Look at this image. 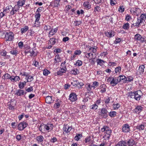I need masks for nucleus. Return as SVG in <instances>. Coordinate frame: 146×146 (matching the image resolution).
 Segmentation results:
<instances>
[{
  "label": "nucleus",
  "instance_id": "nucleus-16",
  "mask_svg": "<svg viewBox=\"0 0 146 146\" xmlns=\"http://www.w3.org/2000/svg\"><path fill=\"white\" fill-rule=\"evenodd\" d=\"M145 66L144 65H141L139 67L138 73L139 72V74L141 75L143 74L144 72V70L145 68Z\"/></svg>",
  "mask_w": 146,
  "mask_h": 146
},
{
  "label": "nucleus",
  "instance_id": "nucleus-20",
  "mask_svg": "<svg viewBox=\"0 0 146 146\" xmlns=\"http://www.w3.org/2000/svg\"><path fill=\"white\" fill-rule=\"evenodd\" d=\"M26 54L29 53L31 54L30 56H35L36 55V54H35V52L33 49H30L29 50L26 51L25 52Z\"/></svg>",
  "mask_w": 146,
  "mask_h": 146
},
{
  "label": "nucleus",
  "instance_id": "nucleus-28",
  "mask_svg": "<svg viewBox=\"0 0 146 146\" xmlns=\"http://www.w3.org/2000/svg\"><path fill=\"white\" fill-rule=\"evenodd\" d=\"M60 1V0H54L51 3L52 5L54 7H57L59 5Z\"/></svg>",
  "mask_w": 146,
  "mask_h": 146
},
{
  "label": "nucleus",
  "instance_id": "nucleus-53",
  "mask_svg": "<svg viewBox=\"0 0 146 146\" xmlns=\"http://www.w3.org/2000/svg\"><path fill=\"white\" fill-rule=\"evenodd\" d=\"M33 76H28L27 78V82H31L33 80Z\"/></svg>",
  "mask_w": 146,
  "mask_h": 146
},
{
  "label": "nucleus",
  "instance_id": "nucleus-59",
  "mask_svg": "<svg viewBox=\"0 0 146 146\" xmlns=\"http://www.w3.org/2000/svg\"><path fill=\"white\" fill-rule=\"evenodd\" d=\"M118 11L121 13H122L124 12V8L123 6H122L120 7L118 9Z\"/></svg>",
  "mask_w": 146,
  "mask_h": 146
},
{
  "label": "nucleus",
  "instance_id": "nucleus-54",
  "mask_svg": "<svg viewBox=\"0 0 146 146\" xmlns=\"http://www.w3.org/2000/svg\"><path fill=\"white\" fill-rule=\"evenodd\" d=\"M12 9H13L14 11H15V12L17 11L19 9V6L17 5H15L14 7L11 8Z\"/></svg>",
  "mask_w": 146,
  "mask_h": 146
},
{
  "label": "nucleus",
  "instance_id": "nucleus-50",
  "mask_svg": "<svg viewBox=\"0 0 146 146\" xmlns=\"http://www.w3.org/2000/svg\"><path fill=\"white\" fill-rule=\"evenodd\" d=\"M132 19L131 16L130 15L127 14L125 17V20L127 21H129Z\"/></svg>",
  "mask_w": 146,
  "mask_h": 146
},
{
  "label": "nucleus",
  "instance_id": "nucleus-22",
  "mask_svg": "<svg viewBox=\"0 0 146 146\" xmlns=\"http://www.w3.org/2000/svg\"><path fill=\"white\" fill-rule=\"evenodd\" d=\"M54 60V64L61 61V58L58 54H57L55 56Z\"/></svg>",
  "mask_w": 146,
  "mask_h": 146
},
{
  "label": "nucleus",
  "instance_id": "nucleus-33",
  "mask_svg": "<svg viewBox=\"0 0 146 146\" xmlns=\"http://www.w3.org/2000/svg\"><path fill=\"white\" fill-rule=\"evenodd\" d=\"M49 41L52 45H54L58 42L57 39L55 38H51L49 40Z\"/></svg>",
  "mask_w": 146,
  "mask_h": 146
},
{
  "label": "nucleus",
  "instance_id": "nucleus-10",
  "mask_svg": "<svg viewBox=\"0 0 146 146\" xmlns=\"http://www.w3.org/2000/svg\"><path fill=\"white\" fill-rule=\"evenodd\" d=\"M84 54H85V55L84 56V57H86L90 60L94 59L96 57L95 53L90 52L87 54L84 53Z\"/></svg>",
  "mask_w": 146,
  "mask_h": 146
},
{
  "label": "nucleus",
  "instance_id": "nucleus-27",
  "mask_svg": "<svg viewBox=\"0 0 146 146\" xmlns=\"http://www.w3.org/2000/svg\"><path fill=\"white\" fill-rule=\"evenodd\" d=\"M24 94V91L21 89H19L17 90L16 93L15 94L17 96H23Z\"/></svg>",
  "mask_w": 146,
  "mask_h": 146
},
{
  "label": "nucleus",
  "instance_id": "nucleus-61",
  "mask_svg": "<svg viewBox=\"0 0 146 146\" xmlns=\"http://www.w3.org/2000/svg\"><path fill=\"white\" fill-rule=\"evenodd\" d=\"M100 8L99 6H97L94 7V11L100 12Z\"/></svg>",
  "mask_w": 146,
  "mask_h": 146
},
{
  "label": "nucleus",
  "instance_id": "nucleus-42",
  "mask_svg": "<svg viewBox=\"0 0 146 146\" xmlns=\"http://www.w3.org/2000/svg\"><path fill=\"white\" fill-rule=\"evenodd\" d=\"M29 29V27L28 26H26L23 28H21V31L22 34L26 32Z\"/></svg>",
  "mask_w": 146,
  "mask_h": 146
},
{
  "label": "nucleus",
  "instance_id": "nucleus-56",
  "mask_svg": "<svg viewBox=\"0 0 146 146\" xmlns=\"http://www.w3.org/2000/svg\"><path fill=\"white\" fill-rule=\"evenodd\" d=\"M110 4L111 6L115 5L117 3L115 0H110Z\"/></svg>",
  "mask_w": 146,
  "mask_h": 146
},
{
  "label": "nucleus",
  "instance_id": "nucleus-24",
  "mask_svg": "<svg viewBox=\"0 0 146 146\" xmlns=\"http://www.w3.org/2000/svg\"><path fill=\"white\" fill-rule=\"evenodd\" d=\"M112 106V108L114 110H117L120 107L121 105L119 103H115L113 104Z\"/></svg>",
  "mask_w": 146,
  "mask_h": 146
},
{
  "label": "nucleus",
  "instance_id": "nucleus-51",
  "mask_svg": "<svg viewBox=\"0 0 146 146\" xmlns=\"http://www.w3.org/2000/svg\"><path fill=\"white\" fill-rule=\"evenodd\" d=\"M85 87L88 91H91L92 89V85L91 86L89 84H87L85 85Z\"/></svg>",
  "mask_w": 146,
  "mask_h": 146
},
{
  "label": "nucleus",
  "instance_id": "nucleus-47",
  "mask_svg": "<svg viewBox=\"0 0 146 146\" xmlns=\"http://www.w3.org/2000/svg\"><path fill=\"white\" fill-rule=\"evenodd\" d=\"M112 98L111 97L108 96L107 97L105 100V103L106 104H108L110 103V100Z\"/></svg>",
  "mask_w": 146,
  "mask_h": 146
},
{
  "label": "nucleus",
  "instance_id": "nucleus-4",
  "mask_svg": "<svg viewBox=\"0 0 146 146\" xmlns=\"http://www.w3.org/2000/svg\"><path fill=\"white\" fill-rule=\"evenodd\" d=\"M130 11L133 16H138L141 14V10L138 8L133 7L131 9Z\"/></svg>",
  "mask_w": 146,
  "mask_h": 146
},
{
  "label": "nucleus",
  "instance_id": "nucleus-38",
  "mask_svg": "<svg viewBox=\"0 0 146 146\" xmlns=\"http://www.w3.org/2000/svg\"><path fill=\"white\" fill-rule=\"evenodd\" d=\"M52 100V97L50 96H48L45 98L46 102L48 104H50Z\"/></svg>",
  "mask_w": 146,
  "mask_h": 146
},
{
  "label": "nucleus",
  "instance_id": "nucleus-1",
  "mask_svg": "<svg viewBox=\"0 0 146 146\" xmlns=\"http://www.w3.org/2000/svg\"><path fill=\"white\" fill-rule=\"evenodd\" d=\"M137 19L134 26L138 27L140 26L141 24L145 22L146 20V14L144 13L141 14L140 17L137 18Z\"/></svg>",
  "mask_w": 146,
  "mask_h": 146
},
{
  "label": "nucleus",
  "instance_id": "nucleus-45",
  "mask_svg": "<svg viewBox=\"0 0 146 146\" xmlns=\"http://www.w3.org/2000/svg\"><path fill=\"white\" fill-rule=\"evenodd\" d=\"M98 106L95 103L91 105L90 106V108L94 110H96L98 109Z\"/></svg>",
  "mask_w": 146,
  "mask_h": 146
},
{
  "label": "nucleus",
  "instance_id": "nucleus-12",
  "mask_svg": "<svg viewBox=\"0 0 146 146\" xmlns=\"http://www.w3.org/2000/svg\"><path fill=\"white\" fill-rule=\"evenodd\" d=\"M143 110V107L139 105H137L133 110L134 113L136 114H139Z\"/></svg>",
  "mask_w": 146,
  "mask_h": 146
},
{
  "label": "nucleus",
  "instance_id": "nucleus-63",
  "mask_svg": "<svg viewBox=\"0 0 146 146\" xmlns=\"http://www.w3.org/2000/svg\"><path fill=\"white\" fill-rule=\"evenodd\" d=\"M57 141V138L55 137H53L50 140V142L53 143H54Z\"/></svg>",
  "mask_w": 146,
  "mask_h": 146
},
{
  "label": "nucleus",
  "instance_id": "nucleus-43",
  "mask_svg": "<svg viewBox=\"0 0 146 146\" xmlns=\"http://www.w3.org/2000/svg\"><path fill=\"white\" fill-rule=\"evenodd\" d=\"M40 13H38L35 14V17L36 18L35 20H36V21H39L40 18Z\"/></svg>",
  "mask_w": 146,
  "mask_h": 146
},
{
  "label": "nucleus",
  "instance_id": "nucleus-29",
  "mask_svg": "<svg viewBox=\"0 0 146 146\" xmlns=\"http://www.w3.org/2000/svg\"><path fill=\"white\" fill-rule=\"evenodd\" d=\"M125 76L123 75H120L117 77V78L118 80V83L121 81L123 82L124 79H125Z\"/></svg>",
  "mask_w": 146,
  "mask_h": 146
},
{
  "label": "nucleus",
  "instance_id": "nucleus-37",
  "mask_svg": "<svg viewBox=\"0 0 146 146\" xmlns=\"http://www.w3.org/2000/svg\"><path fill=\"white\" fill-rule=\"evenodd\" d=\"M26 82L24 81L23 82H20L19 84V88L21 89H22L26 85Z\"/></svg>",
  "mask_w": 146,
  "mask_h": 146
},
{
  "label": "nucleus",
  "instance_id": "nucleus-5",
  "mask_svg": "<svg viewBox=\"0 0 146 146\" xmlns=\"http://www.w3.org/2000/svg\"><path fill=\"white\" fill-rule=\"evenodd\" d=\"M108 111L105 108H102L99 112V116L102 118L106 119L108 116Z\"/></svg>",
  "mask_w": 146,
  "mask_h": 146
},
{
  "label": "nucleus",
  "instance_id": "nucleus-46",
  "mask_svg": "<svg viewBox=\"0 0 146 146\" xmlns=\"http://www.w3.org/2000/svg\"><path fill=\"white\" fill-rule=\"evenodd\" d=\"M99 84L98 82L96 81H94L93 82L92 85V88L93 89H95L96 87L98 86Z\"/></svg>",
  "mask_w": 146,
  "mask_h": 146
},
{
  "label": "nucleus",
  "instance_id": "nucleus-7",
  "mask_svg": "<svg viewBox=\"0 0 146 146\" xmlns=\"http://www.w3.org/2000/svg\"><path fill=\"white\" fill-rule=\"evenodd\" d=\"M134 39L137 41H140L141 42H143L146 40V38L144 37H142L139 34L135 35L134 37Z\"/></svg>",
  "mask_w": 146,
  "mask_h": 146
},
{
  "label": "nucleus",
  "instance_id": "nucleus-35",
  "mask_svg": "<svg viewBox=\"0 0 146 146\" xmlns=\"http://www.w3.org/2000/svg\"><path fill=\"white\" fill-rule=\"evenodd\" d=\"M129 23H127L123 25L122 26V28L125 30H128L129 29Z\"/></svg>",
  "mask_w": 146,
  "mask_h": 146
},
{
  "label": "nucleus",
  "instance_id": "nucleus-41",
  "mask_svg": "<svg viewBox=\"0 0 146 146\" xmlns=\"http://www.w3.org/2000/svg\"><path fill=\"white\" fill-rule=\"evenodd\" d=\"M25 0H19L17 2V5L19 6H22L25 4Z\"/></svg>",
  "mask_w": 146,
  "mask_h": 146
},
{
  "label": "nucleus",
  "instance_id": "nucleus-30",
  "mask_svg": "<svg viewBox=\"0 0 146 146\" xmlns=\"http://www.w3.org/2000/svg\"><path fill=\"white\" fill-rule=\"evenodd\" d=\"M11 76L8 73H6L4 74L2 77V78L4 80L7 79H10Z\"/></svg>",
  "mask_w": 146,
  "mask_h": 146
},
{
  "label": "nucleus",
  "instance_id": "nucleus-49",
  "mask_svg": "<svg viewBox=\"0 0 146 146\" xmlns=\"http://www.w3.org/2000/svg\"><path fill=\"white\" fill-rule=\"evenodd\" d=\"M12 7L11 5L8 6L6 7V8L3 10V11H5L6 13L7 12H9L10 10L9 9L11 8Z\"/></svg>",
  "mask_w": 146,
  "mask_h": 146
},
{
  "label": "nucleus",
  "instance_id": "nucleus-18",
  "mask_svg": "<svg viewBox=\"0 0 146 146\" xmlns=\"http://www.w3.org/2000/svg\"><path fill=\"white\" fill-rule=\"evenodd\" d=\"M57 28L51 30L49 33V36L50 37H51L57 32Z\"/></svg>",
  "mask_w": 146,
  "mask_h": 146
},
{
  "label": "nucleus",
  "instance_id": "nucleus-58",
  "mask_svg": "<svg viewBox=\"0 0 146 146\" xmlns=\"http://www.w3.org/2000/svg\"><path fill=\"white\" fill-rule=\"evenodd\" d=\"M40 22L39 21H36V20L35 21V23L33 25V27H37L39 26Z\"/></svg>",
  "mask_w": 146,
  "mask_h": 146
},
{
  "label": "nucleus",
  "instance_id": "nucleus-52",
  "mask_svg": "<svg viewBox=\"0 0 146 146\" xmlns=\"http://www.w3.org/2000/svg\"><path fill=\"white\" fill-rule=\"evenodd\" d=\"M133 137L135 139H138L139 134L138 132L137 131L135 132L134 133Z\"/></svg>",
  "mask_w": 146,
  "mask_h": 146
},
{
  "label": "nucleus",
  "instance_id": "nucleus-44",
  "mask_svg": "<svg viewBox=\"0 0 146 146\" xmlns=\"http://www.w3.org/2000/svg\"><path fill=\"white\" fill-rule=\"evenodd\" d=\"M82 135L81 134H77L76 135L74 139L75 140L78 141L82 138Z\"/></svg>",
  "mask_w": 146,
  "mask_h": 146
},
{
  "label": "nucleus",
  "instance_id": "nucleus-9",
  "mask_svg": "<svg viewBox=\"0 0 146 146\" xmlns=\"http://www.w3.org/2000/svg\"><path fill=\"white\" fill-rule=\"evenodd\" d=\"M122 131L125 133L129 132L130 131V126L127 123L123 125L122 126Z\"/></svg>",
  "mask_w": 146,
  "mask_h": 146
},
{
  "label": "nucleus",
  "instance_id": "nucleus-26",
  "mask_svg": "<svg viewBox=\"0 0 146 146\" xmlns=\"http://www.w3.org/2000/svg\"><path fill=\"white\" fill-rule=\"evenodd\" d=\"M71 129L72 128L66 125L64 127L63 130L66 133H68L70 132L71 130Z\"/></svg>",
  "mask_w": 146,
  "mask_h": 146
},
{
  "label": "nucleus",
  "instance_id": "nucleus-32",
  "mask_svg": "<svg viewBox=\"0 0 146 146\" xmlns=\"http://www.w3.org/2000/svg\"><path fill=\"white\" fill-rule=\"evenodd\" d=\"M141 96L138 94V91L135 92V99L137 101H139L140 100Z\"/></svg>",
  "mask_w": 146,
  "mask_h": 146
},
{
  "label": "nucleus",
  "instance_id": "nucleus-6",
  "mask_svg": "<svg viewBox=\"0 0 146 146\" xmlns=\"http://www.w3.org/2000/svg\"><path fill=\"white\" fill-rule=\"evenodd\" d=\"M5 38L6 41L12 40L14 38L13 33L11 32L7 33L5 34Z\"/></svg>",
  "mask_w": 146,
  "mask_h": 146
},
{
  "label": "nucleus",
  "instance_id": "nucleus-34",
  "mask_svg": "<svg viewBox=\"0 0 146 146\" xmlns=\"http://www.w3.org/2000/svg\"><path fill=\"white\" fill-rule=\"evenodd\" d=\"M121 68L119 66L115 68V69L114 71L117 74H119L121 73Z\"/></svg>",
  "mask_w": 146,
  "mask_h": 146
},
{
  "label": "nucleus",
  "instance_id": "nucleus-19",
  "mask_svg": "<svg viewBox=\"0 0 146 146\" xmlns=\"http://www.w3.org/2000/svg\"><path fill=\"white\" fill-rule=\"evenodd\" d=\"M83 5L85 8L86 9H90L91 8L90 3L89 1H85Z\"/></svg>",
  "mask_w": 146,
  "mask_h": 146
},
{
  "label": "nucleus",
  "instance_id": "nucleus-55",
  "mask_svg": "<svg viewBox=\"0 0 146 146\" xmlns=\"http://www.w3.org/2000/svg\"><path fill=\"white\" fill-rule=\"evenodd\" d=\"M129 96H130V98H132L135 99V92H131L129 94Z\"/></svg>",
  "mask_w": 146,
  "mask_h": 146
},
{
  "label": "nucleus",
  "instance_id": "nucleus-3",
  "mask_svg": "<svg viewBox=\"0 0 146 146\" xmlns=\"http://www.w3.org/2000/svg\"><path fill=\"white\" fill-rule=\"evenodd\" d=\"M106 80L108 83L112 87L115 86L118 83V80L117 77L110 76Z\"/></svg>",
  "mask_w": 146,
  "mask_h": 146
},
{
  "label": "nucleus",
  "instance_id": "nucleus-2",
  "mask_svg": "<svg viewBox=\"0 0 146 146\" xmlns=\"http://www.w3.org/2000/svg\"><path fill=\"white\" fill-rule=\"evenodd\" d=\"M101 131L102 132L106 131L104 133L103 137L105 139H108L111 133V131L110 128L107 126H104L101 129Z\"/></svg>",
  "mask_w": 146,
  "mask_h": 146
},
{
  "label": "nucleus",
  "instance_id": "nucleus-31",
  "mask_svg": "<svg viewBox=\"0 0 146 146\" xmlns=\"http://www.w3.org/2000/svg\"><path fill=\"white\" fill-rule=\"evenodd\" d=\"M97 64H99L101 66L103 65L104 64L105 62V61H103L101 59H98L97 60Z\"/></svg>",
  "mask_w": 146,
  "mask_h": 146
},
{
  "label": "nucleus",
  "instance_id": "nucleus-23",
  "mask_svg": "<svg viewBox=\"0 0 146 146\" xmlns=\"http://www.w3.org/2000/svg\"><path fill=\"white\" fill-rule=\"evenodd\" d=\"M127 143L126 142L123 141H121L118 142V143L115 146H126Z\"/></svg>",
  "mask_w": 146,
  "mask_h": 146
},
{
  "label": "nucleus",
  "instance_id": "nucleus-11",
  "mask_svg": "<svg viewBox=\"0 0 146 146\" xmlns=\"http://www.w3.org/2000/svg\"><path fill=\"white\" fill-rule=\"evenodd\" d=\"M115 33L113 31L111 30H109V31L105 32L106 36L109 38H110L114 36L115 35Z\"/></svg>",
  "mask_w": 146,
  "mask_h": 146
},
{
  "label": "nucleus",
  "instance_id": "nucleus-8",
  "mask_svg": "<svg viewBox=\"0 0 146 146\" xmlns=\"http://www.w3.org/2000/svg\"><path fill=\"white\" fill-rule=\"evenodd\" d=\"M28 125V124L25 121L21 122L18 125V129L20 131L23 130L26 128Z\"/></svg>",
  "mask_w": 146,
  "mask_h": 146
},
{
  "label": "nucleus",
  "instance_id": "nucleus-36",
  "mask_svg": "<svg viewBox=\"0 0 146 146\" xmlns=\"http://www.w3.org/2000/svg\"><path fill=\"white\" fill-rule=\"evenodd\" d=\"M36 139L38 142L41 143L43 141L44 138L42 136L40 135L37 136Z\"/></svg>",
  "mask_w": 146,
  "mask_h": 146
},
{
  "label": "nucleus",
  "instance_id": "nucleus-57",
  "mask_svg": "<svg viewBox=\"0 0 146 146\" xmlns=\"http://www.w3.org/2000/svg\"><path fill=\"white\" fill-rule=\"evenodd\" d=\"M49 71L47 69H45L43 70V74L44 76H47L48 74L50 73Z\"/></svg>",
  "mask_w": 146,
  "mask_h": 146
},
{
  "label": "nucleus",
  "instance_id": "nucleus-64",
  "mask_svg": "<svg viewBox=\"0 0 146 146\" xmlns=\"http://www.w3.org/2000/svg\"><path fill=\"white\" fill-rule=\"evenodd\" d=\"M82 52L80 50H76L74 51V54L76 55H79L81 54Z\"/></svg>",
  "mask_w": 146,
  "mask_h": 146
},
{
  "label": "nucleus",
  "instance_id": "nucleus-40",
  "mask_svg": "<svg viewBox=\"0 0 146 146\" xmlns=\"http://www.w3.org/2000/svg\"><path fill=\"white\" fill-rule=\"evenodd\" d=\"M117 112L114 111H111L109 113V115L111 117H115L116 115Z\"/></svg>",
  "mask_w": 146,
  "mask_h": 146
},
{
  "label": "nucleus",
  "instance_id": "nucleus-48",
  "mask_svg": "<svg viewBox=\"0 0 146 146\" xmlns=\"http://www.w3.org/2000/svg\"><path fill=\"white\" fill-rule=\"evenodd\" d=\"M96 46H94V47L92 46L90 47V48H89L91 52H92L94 53H95L96 52Z\"/></svg>",
  "mask_w": 146,
  "mask_h": 146
},
{
  "label": "nucleus",
  "instance_id": "nucleus-62",
  "mask_svg": "<svg viewBox=\"0 0 146 146\" xmlns=\"http://www.w3.org/2000/svg\"><path fill=\"white\" fill-rule=\"evenodd\" d=\"M82 64V62L81 60H78L76 63V65L78 66H80Z\"/></svg>",
  "mask_w": 146,
  "mask_h": 146
},
{
  "label": "nucleus",
  "instance_id": "nucleus-39",
  "mask_svg": "<svg viewBox=\"0 0 146 146\" xmlns=\"http://www.w3.org/2000/svg\"><path fill=\"white\" fill-rule=\"evenodd\" d=\"M62 101L60 100H59L58 102L55 103L54 104V107L55 109H57L59 108L61 104H62Z\"/></svg>",
  "mask_w": 146,
  "mask_h": 146
},
{
  "label": "nucleus",
  "instance_id": "nucleus-15",
  "mask_svg": "<svg viewBox=\"0 0 146 146\" xmlns=\"http://www.w3.org/2000/svg\"><path fill=\"white\" fill-rule=\"evenodd\" d=\"M69 99L72 102H74L77 99L76 95L74 93L70 94L69 96Z\"/></svg>",
  "mask_w": 146,
  "mask_h": 146
},
{
  "label": "nucleus",
  "instance_id": "nucleus-21",
  "mask_svg": "<svg viewBox=\"0 0 146 146\" xmlns=\"http://www.w3.org/2000/svg\"><path fill=\"white\" fill-rule=\"evenodd\" d=\"M10 53L11 54L16 56L18 54V51L16 48H13L10 51Z\"/></svg>",
  "mask_w": 146,
  "mask_h": 146
},
{
  "label": "nucleus",
  "instance_id": "nucleus-14",
  "mask_svg": "<svg viewBox=\"0 0 146 146\" xmlns=\"http://www.w3.org/2000/svg\"><path fill=\"white\" fill-rule=\"evenodd\" d=\"M145 124H146V123H143L141 124L136 126V128L139 131L143 130L146 126Z\"/></svg>",
  "mask_w": 146,
  "mask_h": 146
},
{
  "label": "nucleus",
  "instance_id": "nucleus-13",
  "mask_svg": "<svg viewBox=\"0 0 146 146\" xmlns=\"http://www.w3.org/2000/svg\"><path fill=\"white\" fill-rule=\"evenodd\" d=\"M137 142L136 141H135L132 139H129L127 141V144L128 146H133L134 145H136V144Z\"/></svg>",
  "mask_w": 146,
  "mask_h": 146
},
{
  "label": "nucleus",
  "instance_id": "nucleus-17",
  "mask_svg": "<svg viewBox=\"0 0 146 146\" xmlns=\"http://www.w3.org/2000/svg\"><path fill=\"white\" fill-rule=\"evenodd\" d=\"M71 84L73 87H78L79 88H81L82 86L78 81H74L71 82Z\"/></svg>",
  "mask_w": 146,
  "mask_h": 146
},
{
  "label": "nucleus",
  "instance_id": "nucleus-25",
  "mask_svg": "<svg viewBox=\"0 0 146 146\" xmlns=\"http://www.w3.org/2000/svg\"><path fill=\"white\" fill-rule=\"evenodd\" d=\"M106 86L105 84H102L100 86L101 89L100 92L102 93H103L106 92Z\"/></svg>",
  "mask_w": 146,
  "mask_h": 146
},
{
  "label": "nucleus",
  "instance_id": "nucleus-60",
  "mask_svg": "<svg viewBox=\"0 0 146 146\" xmlns=\"http://www.w3.org/2000/svg\"><path fill=\"white\" fill-rule=\"evenodd\" d=\"M121 41V39L119 38H116L115 40L114 41V43L115 44H117L118 43L120 42Z\"/></svg>",
  "mask_w": 146,
  "mask_h": 146
}]
</instances>
